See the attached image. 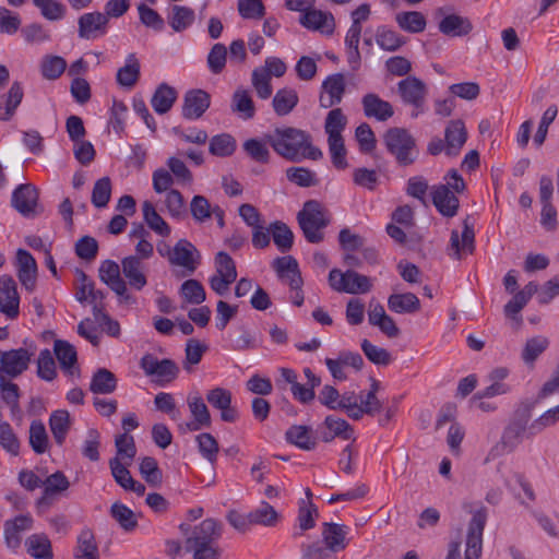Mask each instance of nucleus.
I'll return each instance as SVG.
<instances>
[{
    "label": "nucleus",
    "mask_w": 559,
    "mask_h": 559,
    "mask_svg": "<svg viewBox=\"0 0 559 559\" xmlns=\"http://www.w3.org/2000/svg\"><path fill=\"white\" fill-rule=\"evenodd\" d=\"M265 140L280 156L290 162L305 158L317 160L322 157V152L312 145L311 135L301 129L276 128L265 134Z\"/></svg>",
    "instance_id": "1"
},
{
    "label": "nucleus",
    "mask_w": 559,
    "mask_h": 559,
    "mask_svg": "<svg viewBox=\"0 0 559 559\" xmlns=\"http://www.w3.org/2000/svg\"><path fill=\"white\" fill-rule=\"evenodd\" d=\"M300 229L310 243H320L324 240L323 229L331 223L326 207L317 200H308L297 214Z\"/></svg>",
    "instance_id": "2"
},
{
    "label": "nucleus",
    "mask_w": 559,
    "mask_h": 559,
    "mask_svg": "<svg viewBox=\"0 0 559 559\" xmlns=\"http://www.w3.org/2000/svg\"><path fill=\"white\" fill-rule=\"evenodd\" d=\"M383 143L399 166L413 165L419 155L415 138L405 128L388 129L383 134Z\"/></svg>",
    "instance_id": "3"
},
{
    "label": "nucleus",
    "mask_w": 559,
    "mask_h": 559,
    "mask_svg": "<svg viewBox=\"0 0 559 559\" xmlns=\"http://www.w3.org/2000/svg\"><path fill=\"white\" fill-rule=\"evenodd\" d=\"M534 408V402L525 401L522 402L514 411L509 424L504 428L501 437V442L496 447L506 452H512L523 440L524 436L530 438L528 428L532 412Z\"/></svg>",
    "instance_id": "4"
},
{
    "label": "nucleus",
    "mask_w": 559,
    "mask_h": 559,
    "mask_svg": "<svg viewBox=\"0 0 559 559\" xmlns=\"http://www.w3.org/2000/svg\"><path fill=\"white\" fill-rule=\"evenodd\" d=\"M179 531L185 537L186 548H191V546L217 543L223 534V524L213 518H207L194 526L181 523Z\"/></svg>",
    "instance_id": "5"
},
{
    "label": "nucleus",
    "mask_w": 559,
    "mask_h": 559,
    "mask_svg": "<svg viewBox=\"0 0 559 559\" xmlns=\"http://www.w3.org/2000/svg\"><path fill=\"white\" fill-rule=\"evenodd\" d=\"M329 284L332 289L338 293L366 294L371 290V280L355 271L341 272L333 269L329 274Z\"/></svg>",
    "instance_id": "6"
},
{
    "label": "nucleus",
    "mask_w": 559,
    "mask_h": 559,
    "mask_svg": "<svg viewBox=\"0 0 559 559\" xmlns=\"http://www.w3.org/2000/svg\"><path fill=\"white\" fill-rule=\"evenodd\" d=\"M397 92L403 103L414 107L411 115L413 118L425 111L428 87L423 80L408 75L397 83Z\"/></svg>",
    "instance_id": "7"
},
{
    "label": "nucleus",
    "mask_w": 559,
    "mask_h": 559,
    "mask_svg": "<svg viewBox=\"0 0 559 559\" xmlns=\"http://www.w3.org/2000/svg\"><path fill=\"white\" fill-rule=\"evenodd\" d=\"M34 352L20 347L0 350V378H17L29 367Z\"/></svg>",
    "instance_id": "8"
},
{
    "label": "nucleus",
    "mask_w": 559,
    "mask_h": 559,
    "mask_svg": "<svg viewBox=\"0 0 559 559\" xmlns=\"http://www.w3.org/2000/svg\"><path fill=\"white\" fill-rule=\"evenodd\" d=\"M140 367L147 377H155L159 383H169L179 373V368L174 360L158 359L153 354H145L140 360Z\"/></svg>",
    "instance_id": "9"
},
{
    "label": "nucleus",
    "mask_w": 559,
    "mask_h": 559,
    "mask_svg": "<svg viewBox=\"0 0 559 559\" xmlns=\"http://www.w3.org/2000/svg\"><path fill=\"white\" fill-rule=\"evenodd\" d=\"M38 199L39 191L34 185L22 183L14 189L11 204L24 217H33L41 212Z\"/></svg>",
    "instance_id": "10"
},
{
    "label": "nucleus",
    "mask_w": 559,
    "mask_h": 559,
    "mask_svg": "<svg viewBox=\"0 0 559 559\" xmlns=\"http://www.w3.org/2000/svg\"><path fill=\"white\" fill-rule=\"evenodd\" d=\"M109 21L103 12H86L78 19V36L85 40H95L108 33Z\"/></svg>",
    "instance_id": "11"
},
{
    "label": "nucleus",
    "mask_w": 559,
    "mask_h": 559,
    "mask_svg": "<svg viewBox=\"0 0 559 559\" xmlns=\"http://www.w3.org/2000/svg\"><path fill=\"white\" fill-rule=\"evenodd\" d=\"M98 273L100 281L115 292L121 298V301L126 304H133L135 301L128 293L127 284L120 275L118 263L112 260H105L102 262Z\"/></svg>",
    "instance_id": "12"
},
{
    "label": "nucleus",
    "mask_w": 559,
    "mask_h": 559,
    "mask_svg": "<svg viewBox=\"0 0 559 559\" xmlns=\"http://www.w3.org/2000/svg\"><path fill=\"white\" fill-rule=\"evenodd\" d=\"M169 263L183 267L186 274L190 275L200 263V253L189 240L180 239L169 253Z\"/></svg>",
    "instance_id": "13"
},
{
    "label": "nucleus",
    "mask_w": 559,
    "mask_h": 559,
    "mask_svg": "<svg viewBox=\"0 0 559 559\" xmlns=\"http://www.w3.org/2000/svg\"><path fill=\"white\" fill-rule=\"evenodd\" d=\"M449 249L453 251L450 255L460 260L464 254L473 253L475 250L474 224L467 216L463 221V230L460 235L457 230H452Z\"/></svg>",
    "instance_id": "14"
},
{
    "label": "nucleus",
    "mask_w": 559,
    "mask_h": 559,
    "mask_svg": "<svg viewBox=\"0 0 559 559\" xmlns=\"http://www.w3.org/2000/svg\"><path fill=\"white\" fill-rule=\"evenodd\" d=\"M211 104V96L203 90H191L185 94L182 105V117L188 120H195L203 116Z\"/></svg>",
    "instance_id": "15"
},
{
    "label": "nucleus",
    "mask_w": 559,
    "mask_h": 559,
    "mask_svg": "<svg viewBox=\"0 0 559 559\" xmlns=\"http://www.w3.org/2000/svg\"><path fill=\"white\" fill-rule=\"evenodd\" d=\"M209 404L221 412V419L226 423H234L238 418V412L231 406V392L224 388H215L206 393Z\"/></svg>",
    "instance_id": "16"
},
{
    "label": "nucleus",
    "mask_w": 559,
    "mask_h": 559,
    "mask_svg": "<svg viewBox=\"0 0 559 559\" xmlns=\"http://www.w3.org/2000/svg\"><path fill=\"white\" fill-rule=\"evenodd\" d=\"M34 520L29 514H20L12 520H8L3 525L5 545L13 550L21 546L22 533L33 527Z\"/></svg>",
    "instance_id": "17"
},
{
    "label": "nucleus",
    "mask_w": 559,
    "mask_h": 559,
    "mask_svg": "<svg viewBox=\"0 0 559 559\" xmlns=\"http://www.w3.org/2000/svg\"><path fill=\"white\" fill-rule=\"evenodd\" d=\"M20 297L16 284L10 276L0 277V311L10 319L19 316Z\"/></svg>",
    "instance_id": "18"
},
{
    "label": "nucleus",
    "mask_w": 559,
    "mask_h": 559,
    "mask_svg": "<svg viewBox=\"0 0 559 559\" xmlns=\"http://www.w3.org/2000/svg\"><path fill=\"white\" fill-rule=\"evenodd\" d=\"M300 24L311 31L331 35L335 29V20L331 12L317 10L313 7L299 19Z\"/></svg>",
    "instance_id": "19"
},
{
    "label": "nucleus",
    "mask_w": 559,
    "mask_h": 559,
    "mask_svg": "<svg viewBox=\"0 0 559 559\" xmlns=\"http://www.w3.org/2000/svg\"><path fill=\"white\" fill-rule=\"evenodd\" d=\"M432 203L438 212L445 217H453L457 214L460 201L449 189V186L438 185L431 191Z\"/></svg>",
    "instance_id": "20"
},
{
    "label": "nucleus",
    "mask_w": 559,
    "mask_h": 559,
    "mask_svg": "<svg viewBox=\"0 0 559 559\" xmlns=\"http://www.w3.org/2000/svg\"><path fill=\"white\" fill-rule=\"evenodd\" d=\"M467 140L465 123L461 119L449 121L444 130L445 154L456 156Z\"/></svg>",
    "instance_id": "21"
},
{
    "label": "nucleus",
    "mask_w": 559,
    "mask_h": 559,
    "mask_svg": "<svg viewBox=\"0 0 559 559\" xmlns=\"http://www.w3.org/2000/svg\"><path fill=\"white\" fill-rule=\"evenodd\" d=\"M348 526L344 524H337V523H323L322 526V539H323V546L326 547L329 550L332 551V554H336L337 551L344 550L347 545L348 540L346 539V536L348 534Z\"/></svg>",
    "instance_id": "22"
},
{
    "label": "nucleus",
    "mask_w": 559,
    "mask_h": 559,
    "mask_svg": "<svg viewBox=\"0 0 559 559\" xmlns=\"http://www.w3.org/2000/svg\"><path fill=\"white\" fill-rule=\"evenodd\" d=\"M322 88L326 92L328 96H320V105L323 108H330L338 105L346 90L345 76L342 73H334L329 75L323 84Z\"/></svg>",
    "instance_id": "23"
},
{
    "label": "nucleus",
    "mask_w": 559,
    "mask_h": 559,
    "mask_svg": "<svg viewBox=\"0 0 559 559\" xmlns=\"http://www.w3.org/2000/svg\"><path fill=\"white\" fill-rule=\"evenodd\" d=\"M361 105L367 118H374L378 121H386L394 115L393 106L374 93L362 96Z\"/></svg>",
    "instance_id": "24"
},
{
    "label": "nucleus",
    "mask_w": 559,
    "mask_h": 559,
    "mask_svg": "<svg viewBox=\"0 0 559 559\" xmlns=\"http://www.w3.org/2000/svg\"><path fill=\"white\" fill-rule=\"evenodd\" d=\"M121 266L122 273L132 288L141 290L147 284L144 264L139 257L129 255L123 258Z\"/></svg>",
    "instance_id": "25"
},
{
    "label": "nucleus",
    "mask_w": 559,
    "mask_h": 559,
    "mask_svg": "<svg viewBox=\"0 0 559 559\" xmlns=\"http://www.w3.org/2000/svg\"><path fill=\"white\" fill-rule=\"evenodd\" d=\"M24 96L23 87L20 82H13L9 91L0 97V120L9 121L15 115V111L22 103Z\"/></svg>",
    "instance_id": "26"
},
{
    "label": "nucleus",
    "mask_w": 559,
    "mask_h": 559,
    "mask_svg": "<svg viewBox=\"0 0 559 559\" xmlns=\"http://www.w3.org/2000/svg\"><path fill=\"white\" fill-rule=\"evenodd\" d=\"M285 439L304 451H311L317 447V439L311 427L305 425L289 427L285 432Z\"/></svg>",
    "instance_id": "27"
},
{
    "label": "nucleus",
    "mask_w": 559,
    "mask_h": 559,
    "mask_svg": "<svg viewBox=\"0 0 559 559\" xmlns=\"http://www.w3.org/2000/svg\"><path fill=\"white\" fill-rule=\"evenodd\" d=\"M273 267L280 278H287L290 288H299L302 285V278L298 269V263L292 255L276 258Z\"/></svg>",
    "instance_id": "28"
},
{
    "label": "nucleus",
    "mask_w": 559,
    "mask_h": 559,
    "mask_svg": "<svg viewBox=\"0 0 559 559\" xmlns=\"http://www.w3.org/2000/svg\"><path fill=\"white\" fill-rule=\"evenodd\" d=\"M473 25L467 17L457 14H449L439 23V31L448 36L460 37L469 34Z\"/></svg>",
    "instance_id": "29"
},
{
    "label": "nucleus",
    "mask_w": 559,
    "mask_h": 559,
    "mask_svg": "<svg viewBox=\"0 0 559 559\" xmlns=\"http://www.w3.org/2000/svg\"><path fill=\"white\" fill-rule=\"evenodd\" d=\"M140 61L135 53L128 55L126 64L117 71V83L122 87L132 88L140 79Z\"/></svg>",
    "instance_id": "30"
},
{
    "label": "nucleus",
    "mask_w": 559,
    "mask_h": 559,
    "mask_svg": "<svg viewBox=\"0 0 559 559\" xmlns=\"http://www.w3.org/2000/svg\"><path fill=\"white\" fill-rule=\"evenodd\" d=\"M388 308L395 313H415L420 309V300L413 293L392 294L388 298Z\"/></svg>",
    "instance_id": "31"
},
{
    "label": "nucleus",
    "mask_w": 559,
    "mask_h": 559,
    "mask_svg": "<svg viewBox=\"0 0 559 559\" xmlns=\"http://www.w3.org/2000/svg\"><path fill=\"white\" fill-rule=\"evenodd\" d=\"M178 94L174 87L167 83H162L157 86L152 96L151 105L155 112L164 115L168 112L175 104Z\"/></svg>",
    "instance_id": "32"
},
{
    "label": "nucleus",
    "mask_w": 559,
    "mask_h": 559,
    "mask_svg": "<svg viewBox=\"0 0 559 559\" xmlns=\"http://www.w3.org/2000/svg\"><path fill=\"white\" fill-rule=\"evenodd\" d=\"M299 97L297 92L292 87L278 90L272 100L275 114L280 117L287 116L298 105Z\"/></svg>",
    "instance_id": "33"
},
{
    "label": "nucleus",
    "mask_w": 559,
    "mask_h": 559,
    "mask_svg": "<svg viewBox=\"0 0 559 559\" xmlns=\"http://www.w3.org/2000/svg\"><path fill=\"white\" fill-rule=\"evenodd\" d=\"M281 514L267 502L262 501L249 512V521L252 525L274 527L281 521Z\"/></svg>",
    "instance_id": "34"
},
{
    "label": "nucleus",
    "mask_w": 559,
    "mask_h": 559,
    "mask_svg": "<svg viewBox=\"0 0 559 559\" xmlns=\"http://www.w3.org/2000/svg\"><path fill=\"white\" fill-rule=\"evenodd\" d=\"M26 552L34 559H52L53 552L49 538L45 534H33L25 540Z\"/></svg>",
    "instance_id": "35"
},
{
    "label": "nucleus",
    "mask_w": 559,
    "mask_h": 559,
    "mask_svg": "<svg viewBox=\"0 0 559 559\" xmlns=\"http://www.w3.org/2000/svg\"><path fill=\"white\" fill-rule=\"evenodd\" d=\"M76 300L81 304L88 302L92 305L93 316L105 310V293L96 289L95 284H84L78 286L75 293Z\"/></svg>",
    "instance_id": "36"
},
{
    "label": "nucleus",
    "mask_w": 559,
    "mask_h": 559,
    "mask_svg": "<svg viewBox=\"0 0 559 559\" xmlns=\"http://www.w3.org/2000/svg\"><path fill=\"white\" fill-rule=\"evenodd\" d=\"M53 352L60 367L69 374H73V367L78 361L75 347L68 341L56 340L53 342Z\"/></svg>",
    "instance_id": "37"
},
{
    "label": "nucleus",
    "mask_w": 559,
    "mask_h": 559,
    "mask_svg": "<svg viewBox=\"0 0 559 559\" xmlns=\"http://www.w3.org/2000/svg\"><path fill=\"white\" fill-rule=\"evenodd\" d=\"M346 124L347 118L341 108L330 110L324 122V131L328 134V141L344 140L342 132Z\"/></svg>",
    "instance_id": "38"
},
{
    "label": "nucleus",
    "mask_w": 559,
    "mask_h": 559,
    "mask_svg": "<svg viewBox=\"0 0 559 559\" xmlns=\"http://www.w3.org/2000/svg\"><path fill=\"white\" fill-rule=\"evenodd\" d=\"M395 22L401 29L412 34L424 32L427 25L425 15L418 11L400 12Z\"/></svg>",
    "instance_id": "39"
},
{
    "label": "nucleus",
    "mask_w": 559,
    "mask_h": 559,
    "mask_svg": "<svg viewBox=\"0 0 559 559\" xmlns=\"http://www.w3.org/2000/svg\"><path fill=\"white\" fill-rule=\"evenodd\" d=\"M70 414L66 409L52 412L49 428L57 444L62 445L70 429Z\"/></svg>",
    "instance_id": "40"
},
{
    "label": "nucleus",
    "mask_w": 559,
    "mask_h": 559,
    "mask_svg": "<svg viewBox=\"0 0 559 559\" xmlns=\"http://www.w3.org/2000/svg\"><path fill=\"white\" fill-rule=\"evenodd\" d=\"M117 388L116 376L106 368H99L92 378L90 390L95 394H110Z\"/></svg>",
    "instance_id": "41"
},
{
    "label": "nucleus",
    "mask_w": 559,
    "mask_h": 559,
    "mask_svg": "<svg viewBox=\"0 0 559 559\" xmlns=\"http://www.w3.org/2000/svg\"><path fill=\"white\" fill-rule=\"evenodd\" d=\"M231 110L245 120H249L254 117V103L247 90L238 88L235 91L231 99Z\"/></svg>",
    "instance_id": "42"
},
{
    "label": "nucleus",
    "mask_w": 559,
    "mask_h": 559,
    "mask_svg": "<svg viewBox=\"0 0 559 559\" xmlns=\"http://www.w3.org/2000/svg\"><path fill=\"white\" fill-rule=\"evenodd\" d=\"M43 486L44 492L37 501L38 504L46 503L50 496L68 490L70 481L62 472L58 471L43 480Z\"/></svg>",
    "instance_id": "43"
},
{
    "label": "nucleus",
    "mask_w": 559,
    "mask_h": 559,
    "mask_svg": "<svg viewBox=\"0 0 559 559\" xmlns=\"http://www.w3.org/2000/svg\"><path fill=\"white\" fill-rule=\"evenodd\" d=\"M143 217L148 227L156 234L167 237L170 235V227L165 219L156 212L154 205L150 201H145L142 205Z\"/></svg>",
    "instance_id": "44"
},
{
    "label": "nucleus",
    "mask_w": 559,
    "mask_h": 559,
    "mask_svg": "<svg viewBox=\"0 0 559 559\" xmlns=\"http://www.w3.org/2000/svg\"><path fill=\"white\" fill-rule=\"evenodd\" d=\"M273 241L282 252H287L294 243V234L290 228L283 222L276 221L269 227Z\"/></svg>",
    "instance_id": "45"
},
{
    "label": "nucleus",
    "mask_w": 559,
    "mask_h": 559,
    "mask_svg": "<svg viewBox=\"0 0 559 559\" xmlns=\"http://www.w3.org/2000/svg\"><path fill=\"white\" fill-rule=\"evenodd\" d=\"M76 557L82 559H99L95 536L88 528L81 531L78 536Z\"/></svg>",
    "instance_id": "46"
},
{
    "label": "nucleus",
    "mask_w": 559,
    "mask_h": 559,
    "mask_svg": "<svg viewBox=\"0 0 559 559\" xmlns=\"http://www.w3.org/2000/svg\"><path fill=\"white\" fill-rule=\"evenodd\" d=\"M110 515L126 532H132L138 526L134 512L127 506L115 502L110 507Z\"/></svg>",
    "instance_id": "47"
},
{
    "label": "nucleus",
    "mask_w": 559,
    "mask_h": 559,
    "mask_svg": "<svg viewBox=\"0 0 559 559\" xmlns=\"http://www.w3.org/2000/svg\"><path fill=\"white\" fill-rule=\"evenodd\" d=\"M142 478L151 487H159L163 483V472L158 466L157 461L152 456H145L141 460L139 466Z\"/></svg>",
    "instance_id": "48"
},
{
    "label": "nucleus",
    "mask_w": 559,
    "mask_h": 559,
    "mask_svg": "<svg viewBox=\"0 0 559 559\" xmlns=\"http://www.w3.org/2000/svg\"><path fill=\"white\" fill-rule=\"evenodd\" d=\"M116 456L120 457L121 462L131 465L136 455V447L134 438L129 433H120L115 439Z\"/></svg>",
    "instance_id": "49"
},
{
    "label": "nucleus",
    "mask_w": 559,
    "mask_h": 559,
    "mask_svg": "<svg viewBox=\"0 0 559 559\" xmlns=\"http://www.w3.org/2000/svg\"><path fill=\"white\" fill-rule=\"evenodd\" d=\"M236 141L228 133L214 135L210 140L209 152L214 156L226 157L234 154Z\"/></svg>",
    "instance_id": "50"
},
{
    "label": "nucleus",
    "mask_w": 559,
    "mask_h": 559,
    "mask_svg": "<svg viewBox=\"0 0 559 559\" xmlns=\"http://www.w3.org/2000/svg\"><path fill=\"white\" fill-rule=\"evenodd\" d=\"M29 445L36 454H43L48 449V435L40 420H34L29 426Z\"/></svg>",
    "instance_id": "51"
},
{
    "label": "nucleus",
    "mask_w": 559,
    "mask_h": 559,
    "mask_svg": "<svg viewBox=\"0 0 559 559\" xmlns=\"http://www.w3.org/2000/svg\"><path fill=\"white\" fill-rule=\"evenodd\" d=\"M286 177L290 182L302 188L313 187L319 183L317 174L306 167H289L286 169Z\"/></svg>",
    "instance_id": "52"
},
{
    "label": "nucleus",
    "mask_w": 559,
    "mask_h": 559,
    "mask_svg": "<svg viewBox=\"0 0 559 559\" xmlns=\"http://www.w3.org/2000/svg\"><path fill=\"white\" fill-rule=\"evenodd\" d=\"M187 403L193 420L198 421L204 428L211 427V414L203 399L200 395L188 396Z\"/></svg>",
    "instance_id": "53"
},
{
    "label": "nucleus",
    "mask_w": 559,
    "mask_h": 559,
    "mask_svg": "<svg viewBox=\"0 0 559 559\" xmlns=\"http://www.w3.org/2000/svg\"><path fill=\"white\" fill-rule=\"evenodd\" d=\"M180 294L191 305H201L205 298V289L198 280H187L180 286Z\"/></svg>",
    "instance_id": "54"
},
{
    "label": "nucleus",
    "mask_w": 559,
    "mask_h": 559,
    "mask_svg": "<svg viewBox=\"0 0 559 559\" xmlns=\"http://www.w3.org/2000/svg\"><path fill=\"white\" fill-rule=\"evenodd\" d=\"M194 11L188 7L174 5L173 14L169 16V25L175 32H182L194 21Z\"/></svg>",
    "instance_id": "55"
},
{
    "label": "nucleus",
    "mask_w": 559,
    "mask_h": 559,
    "mask_svg": "<svg viewBox=\"0 0 559 559\" xmlns=\"http://www.w3.org/2000/svg\"><path fill=\"white\" fill-rule=\"evenodd\" d=\"M33 2L48 21H60L67 14V7L58 0H33Z\"/></svg>",
    "instance_id": "56"
},
{
    "label": "nucleus",
    "mask_w": 559,
    "mask_h": 559,
    "mask_svg": "<svg viewBox=\"0 0 559 559\" xmlns=\"http://www.w3.org/2000/svg\"><path fill=\"white\" fill-rule=\"evenodd\" d=\"M195 441L202 457L209 461L211 464H214L217 460V454L219 451L218 442L216 439L211 433L203 432L195 437Z\"/></svg>",
    "instance_id": "57"
},
{
    "label": "nucleus",
    "mask_w": 559,
    "mask_h": 559,
    "mask_svg": "<svg viewBox=\"0 0 559 559\" xmlns=\"http://www.w3.org/2000/svg\"><path fill=\"white\" fill-rule=\"evenodd\" d=\"M266 140L249 139L243 143V150L251 159L261 164H267L271 157Z\"/></svg>",
    "instance_id": "58"
},
{
    "label": "nucleus",
    "mask_w": 559,
    "mask_h": 559,
    "mask_svg": "<svg viewBox=\"0 0 559 559\" xmlns=\"http://www.w3.org/2000/svg\"><path fill=\"white\" fill-rule=\"evenodd\" d=\"M549 342L545 336H535L526 341L522 359L526 365H533L538 356L546 350Z\"/></svg>",
    "instance_id": "59"
},
{
    "label": "nucleus",
    "mask_w": 559,
    "mask_h": 559,
    "mask_svg": "<svg viewBox=\"0 0 559 559\" xmlns=\"http://www.w3.org/2000/svg\"><path fill=\"white\" fill-rule=\"evenodd\" d=\"M361 349L368 360L374 365L388 366L393 360L392 355L388 349L373 345L367 338L362 340Z\"/></svg>",
    "instance_id": "60"
},
{
    "label": "nucleus",
    "mask_w": 559,
    "mask_h": 559,
    "mask_svg": "<svg viewBox=\"0 0 559 559\" xmlns=\"http://www.w3.org/2000/svg\"><path fill=\"white\" fill-rule=\"evenodd\" d=\"M67 69V62L59 56H47L40 64L41 75L47 80H57Z\"/></svg>",
    "instance_id": "61"
},
{
    "label": "nucleus",
    "mask_w": 559,
    "mask_h": 559,
    "mask_svg": "<svg viewBox=\"0 0 559 559\" xmlns=\"http://www.w3.org/2000/svg\"><path fill=\"white\" fill-rule=\"evenodd\" d=\"M376 41L386 51H395L405 44V40L400 34L385 27L378 29Z\"/></svg>",
    "instance_id": "62"
},
{
    "label": "nucleus",
    "mask_w": 559,
    "mask_h": 559,
    "mask_svg": "<svg viewBox=\"0 0 559 559\" xmlns=\"http://www.w3.org/2000/svg\"><path fill=\"white\" fill-rule=\"evenodd\" d=\"M37 376L45 381H52L56 376V364L51 352L43 349L37 358Z\"/></svg>",
    "instance_id": "63"
},
{
    "label": "nucleus",
    "mask_w": 559,
    "mask_h": 559,
    "mask_svg": "<svg viewBox=\"0 0 559 559\" xmlns=\"http://www.w3.org/2000/svg\"><path fill=\"white\" fill-rule=\"evenodd\" d=\"M300 551V559H337L336 555L332 554L321 542L302 544Z\"/></svg>",
    "instance_id": "64"
}]
</instances>
